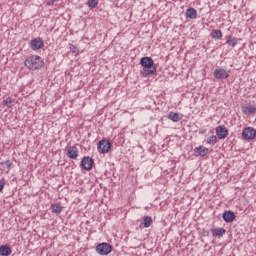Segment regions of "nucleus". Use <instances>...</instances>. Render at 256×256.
I'll use <instances>...</instances> for the list:
<instances>
[{
  "label": "nucleus",
  "mask_w": 256,
  "mask_h": 256,
  "mask_svg": "<svg viewBox=\"0 0 256 256\" xmlns=\"http://www.w3.org/2000/svg\"><path fill=\"white\" fill-rule=\"evenodd\" d=\"M95 165V160L89 156H84L81 160L80 167L84 171H91Z\"/></svg>",
  "instance_id": "3"
},
{
  "label": "nucleus",
  "mask_w": 256,
  "mask_h": 256,
  "mask_svg": "<svg viewBox=\"0 0 256 256\" xmlns=\"http://www.w3.org/2000/svg\"><path fill=\"white\" fill-rule=\"evenodd\" d=\"M111 142L109 140H100L97 146L98 153H102V155H105V153H109L111 151Z\"/></svg>",
  "instance_id": "5"
},
{
  "label": "nucleus",
  "mask_w": 256,
  "mask_h": 256,
  "mask_svg": "<svg viewBox=\"0 0 256 256\" xmlns=\"http://www.w3.org/2000/svg\"><path fill=\"white\" fill-rule=\"evenodd\" d=\"M213 237H223L224 233H227V230L224 228H214L211 230Z\"/></svg>",
  "instance_id": "15"
},
{
  "label": "nucleus",
  "mask_w": 256,
  "mask_h": 256,
  "mask_svg": "<svg viewBox=\"0 0 256 256\" xmlns=\"http://www.w3.org/2000/svg\"><path fill=\"white\" fill-rule=\"evenodd\" d=\"M0 165H5L8 171H11V167H13V162H11V160H6L4 162H1Z\"/></svg>",
  "instance_id": "25"
},
{
  "label": "nucleus",
  "mask_w": 256,
  "mask_h": 256,
  "mask_svg": "<svg viewBox=\"0 0 256 256\" xmlns=\"http://www.w3.org/2000/svg\"><path fill=\"white\" fill-rule=\"evenodd\" d=\"M66 155L69 159H77L79 157V149L77 146H69Z\"/></svg>",
  "instance_id": "11"
},
{
  "label": "nucleus",
  "mask_w": 256,
  "mask_h": 256,
  "mask_svg": "<svg viewBox=\"0 0 256 256\" xmlns=\"http://www.w3.org/2000/svg\"><path fill=\"white\" fill-rule=\"evenodd\" d=\"M211 35L212 39H221L223 37V32H221V30H213Z\"/></svg>",
  "instance_id": "20"
},
{
  "label": "nucleus",
  "mask_w": 256,
  "mask_h": 256,
  "mask_svg": "<svg viewBox=\"0 0 256 256\" xmlns=\"http://www.w3.org/2000/svg\"><path fill=\"white\" fill-rule=\"evenodd\" d=\"M215 79H227L229 77V72L223 68H216L213 73Z\"/></svg>",
  "instance_id": "7"
},
{
  "label": "nucleus",
  "mask_w": 256,
  "mask_h": 256,
  "mask_svg": "<svg viewBox=\"0 0 256 256\" xmlns=\"http://www.w3.org/2000/svg\"><path fill=\"white\" fill-rule=\"evenodd\" d=\"M207 143L209 145H215V143H217V136L212 135L207 139Z\"/></svg>",
  "instance_id": "24"
},
{
  "label": "nucleus",
  "mask_w": 256,
  "mask_h": 256,
  "mask_svg": "<svg viewBox=\"0 0 256 256\" xmlns=\"http://www.w3.org/2000/svg\"><path fill=\"white\" fill-rule=\"evenodd\" d=\"M168 119H170V121H173L174 123H177V122L181 121V114H179L177 112H170L168 114Z\"/></svg>",
  "instance_id": "16"
},
{
  "label": "nucleus",
  "mask_w": 256,
  "mask_h": 256,
  "mask_svg": "<svg viewBox=\"0 0 256 256\" xmlns=\"http://www.w3.org/2000/svg\"><path fill=\"white\" fill-rule=\"evenodd\" d=\"M5 188V180H0V193L3 191Z\"/></svg>",
  "instance_id": "27"
},
{
  "label": "nucleus",
  "mask_w": 256,
  "mask_h": 256,
  "mask_svg": "<svg viewBox=\"0 0 256 256\" xmlns=\"http://www.w3.org/2000/svg\"><path fill=\"white\" fill-rule=\"evenodd\" d=\"M70 51L72 53H78L79 52V50L77 49V47H75V45H70Z\"/></svg>",
  "instance_id": "26"
},
{
  "label": "nucleus",
  "mask_w": 256,
  "mask_h": 256,
  "mask_svg": "<svg viewBox=\"0 0 256 256\" xmlns=\"http://www.w3.org/2000/svg\"><path fill=\"white\" fill-rule=\"evenodd\" d=\"M242 113H244V115H255L256 114V106L254 105H246V106H242Z\"/></svg>",
  "instance_id": "13"
},
{
  "label": "nucleus",
  "mask_w": 256,
  "mask_h": 256,
  "mask_svg": "<svg viewBox=\"0 0 256 256\" xmlns=\"http://www.w3.org/2000/svg\"><path fill=\"white\" fill-rule=\"evenodd\" d=\"M113 251V246L109 243H101L96 246V252L99 255H109Z\"/></svg>",
  "instance_id": "4"
},
{
  "label": "nucleus",
  "mask_w": 256,
  "mask_h": 256,
  "mask_svg": "<svg viewBox=\"0 0 256 256\" xmlns=\"http://www.w3.org/2000/svg\"><path fill=\"white\" fill-rule=\"evenodd\" d=\"M194 153L196 157H206L209 153V148L199 146L194 149Z\"/></svg>",
  "instance_id": "12"
},
{
  "label": "nucleus",
  "mask_w": 256,
  "mask_h": 256,
  "mask_svg": "<svg viewBox=\"0 0 256 256\" xmlns=\"http://www.w3.org/2000/svg\"><path fill=\"white\" fill-rule=\"evenodd\" d=\"M51 211L56 215H61V211H63V207H61V204H52Z\"/></svg>",
  "instance_id": "19"
},
{
  "label": "nucleus",
  "mask_w": 256,
  "mask_h": 256,
  "mask_svg": "<svg viewBox=\"0 0 256 256\" xmlns=\"http://www.w3.org/2000/svg\"><path fill=\"white\" fill-rule=\"evenodd\" d=\"M53 3H55V0H50L47 2V5H53Z\"/></svg>",
  "instance_id": "28"
},
{
  "label": "nucleus",
  "mask_w": 256,
  "mask_h": 256,
  "mask_svg": "<svg viewBox=\"0 0 256 256\" xmlns=\"http://www.w3.org/2000/svg\"><path fill=\"white\" fill-rule=\"evenodd\" d=\"M242 137L243 139H246V141H252V139H255L256 137V130L251 127L244 128L242 131Z\"/></svg>",
  "instance_id": "6"
},
{
  "label": "nucleus",
  "mask_w": 256,
  "mask_h": 256,
  "mask_svg": "<svg viewBox=\"0 0 256 256\" xmlns=\"http://www.w3.org/2000/svg\"><path fill=\"white\" fill-rule=\"evenodd\" d=\"M30 45H31V49H33V51H37L39 49H42V47H44L45 43L43 42V40H41V38H35V39L31 40Z\"/></svg>",
  "instance_id": "10"
},
{
  "label": "nucleus",
  "mask_w": 256,
  "mask_h": 256,
  "mask_svg": "<svg viewBox=\"0 0 256 256\" xmlns=\"http://www.w3.org/2000/svg\"><path fill=\"white\" fill-rule=\"evenodd\" d=\"M226 43L230 47H235L237 45V40L235 38H232L231 36H227Z\"/></svg>",
  "instance_id": "21"
},
{
  "label": "nucleus",
  "mask_w": 256,
  "mask_h": 256,
  "mask_svg": "<svg viewBox=\"0 0 256 256\" xmlns=\"http://www.w3.org/2000/svg\"><path fill=\"white\" fill-rule=\"evenodd\" d=\"M216 135L218 139H227V136L229 135V130L225 126H218L216 128Z\"/></svg>",
  "instance_id": "8"
},
{
  "label": "nucleus",
  "mask_w": 256,
  "mask_h": 256,
  "mask_svg": "<svg viewBox=\"0 0 256 256\" xmlns=\"http://www.w3.org/2000/svg\"><path fill=\"white\" fill-rule=\"evenodd\" d=\"M24 65L31 71H37L43 67V60L40 56H30L25 60Z\"/></svg>",
  "instance_id": "2"
},
{
  "label": "nucleus",
  "mask_w": 256,
  "mask_h": 256,
  "mask_svg": "<svg viewBox=\"0 0 256 256\" xmlns=\"http://www.w3.org/2000/svg\"><path fill=\"white\" fill-rule=\"evenodd\" d=\"M3 103H4V105H6V107L11 108V107H13V103H15V100L11 97H8L3 100Z\"/></svg>",
  "instance_id": "22"
},
{
  "label": "nucleus",
  "mask_w": 256,
  "mask_h": 256,
  "mask_svg": "<svg viewBox=\"0 0 256 256\" xmlns=\"http://www.w3.org/2000/svg\"><path fill=\"white\" fill-rule=\"evenodd\" d=\"M86 5H88V7H90V9H95V7H97V5H99V0H88Z\"/></svg>",
  "instance_id": "23"
},
{
  "label": "nucleus",
  "mask_w": 256,
  "mask_h": 256,
  "mask_svg": "<svg viewBox=\"0 0 256 256\" xmlns=\"http://www.w3.org/2000/svg\"><path fill=\"white\" fill-rule=\"evenodd\" d=\"M12 251L11 248L7 245L0 246V255L2 256H9L11 255Z\"/></svg>",
  "instance_id": "18"
},
{
  "label": "nucleus",
  "mask_w": 256,
  "mask_h": 256,
  "mask_svg": "<svg viewBox=\"0 0 256 256\" xmlns=\"http://www.w3.org/2000/svg\"><path fill=\"white\" fill-rule=\"evenodd\" d=\"M235 213L231 210H226L223 212L222 219L225 223H233L235 221Z\"/></svg>",
  "instance_id": "9"
},
{
  "label": "nucleus",
  "mask_w": 256,
  "mask_h": 256,
  "mask_svg": "<svg viewBox=\"0 0 256 256\" xmlns=\"http://www.w3.org/2000/svg\"><path fill=\"white\" fill-rule=\"evenodd\" d=\"M140 65L143 69L140 71L143 77H150V75H155L157 73V67H155V62L151 57H142L140 59Z\"/></svg>",
  "instance_id": "1"
},
{
  "label": "nucleus",
  "mask_w": 256,
  "mask_h": 256,
  "mask_svg": "<svg viewBox=\"0 0 256 256\" xmlns=\"http://www.w3.org/2000/svg\"><path fill=\"white\" fill-rule=\"evenodd\" d=\"M185 15L186 19H197V10L195 8H188Z\"/></svg>",
  "instance_id": "14"
},
{
  "label": "nucleus",
  "mask_w": 256,
  "mask_h": 256,
  "mask_svg": "<svg viewBox=\"0 0 256 256\" xmlns=\"http://www.w3.org/2000/svg\"><path fill=\"white\" fill-rule=\"evenodd\" d=\"M143 225V227H145L146 229L151 227V225H153V218H151V216H144L143 218V222L140 224Z\"/></svg>",
  "instance_id": "17"
}]
</instances>
